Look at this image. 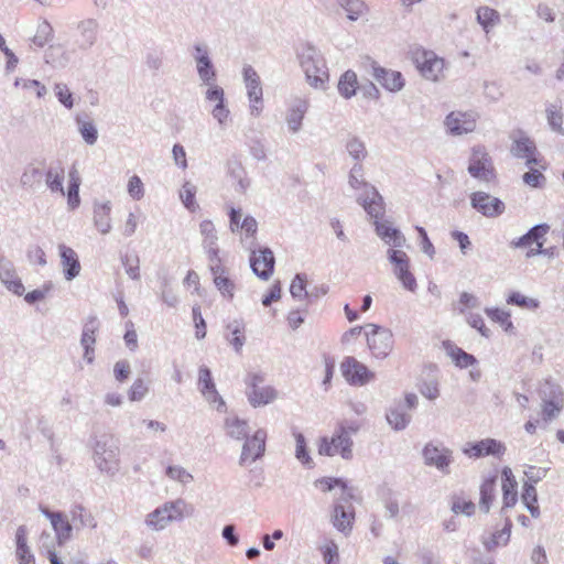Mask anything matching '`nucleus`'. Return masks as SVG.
<instances>
[{
    "label": "nucleus",
    "mask_w": 564,
    "mask_h": 564,
    "mask_svg": "<svg viewBox=\"0 0 564 564\" xmlns=\"http://www.w3.org/2000/svg\"><path fill=\"white\" fill-rule=\"evenodd\" d=\"M40 511L50 520L59 546L66 544L73 539V531L75 528L66 513L61 511H51L45 507H40Z\"/></svg>",
    "instance_id": "obj_15"
},
{
    "label": "nucleus",
    "mask_w": 564,
    "mask_h": 564,
    "mask_svg": "<svg viewBox=\"0 0 564 564\" xmlns=\"http://www.w3.org/2000/svg\"><path fill=\"white\" fill-rule=\"evenodd\" d=\"M360 427V422L352 420H341L336 425V429L340 431V438L341 441L344 440V445L346 446L354 444L352 435H356Z\"/></svg>",
    "instance_id": "obj_48"
},
{
    "label": "nucleus",
    "mask_w": 564,
    "mask_h": 564,
    "mask_svg": "<svg viewBox=\"0 0 564 564\" xmlns=\"http://www.w3.org/2000/svg\"><path fill=\"white\" fill-rule=\"evenodd\" d=\"M357 202L365 208L366 213L376 220L384 213L383 198L375 186L367 187V191L357 197Z\"/></svg>",
    "instance_id": "obj_24"
},
{
    "label": "nucleus",
    "mask_w": 564,
    "mask_h": 564,
    "mask_svg": "<svg viewBox=\"0 0 564 564\" xmlns=\"http://www.w3.org/2000/svg\"><path fill=\"white\" fill-rule=\"evenodd\" d=\"M69 184L67 189V204L70 209H75L80 204L79 186L80 178L76 170L69 172Z\"/></svg>",
    "instance_id": "obj_45"
},
{
    "label": "nucleus",
    "mask_w": 564,
    "mask_h": 564,
    "mask_svg": "<svg viewBox=\"0 0 564 564\" xmlns=\"http://www.w3.org/2000/svg\"><path fill=\"white\" fill-rule=\"evenodd\" d=\"M198 389L205 400L210 404H216V410L224 412L226 410V403L219 395L215 382L212 377V372L208 367L202 366L198 370Z\"/></svg>",
    "instance_id": "obj_19"
},
{
    "label": "nucleus",
    "mask_w": 564,
    "mask_h": 564,
    "mask_svg": "<svg viewBox=\"0 0 564 564\" xmlns=\"http://www.w3.org/2000/svg\"><path fill=\"white\" fill-rule=\"evenodd\" d=\"M54 93L57 97L58 101L66 107L67 109H72L74 107V98L69 88L66 84L57 83L54 86Z\"/></svg>",
    "instance_id": "obj_61"
},
{
    "label": "nucleus",
    "mask_w": 564,
    "mask_h": 564,
    "mask_svg": "<svg viewBox=\"0 0 564 564\" xmlns=\"http://www.w3.org/2000/svg\"><path fill=\"white\" fill-rule=\"evenodd\" d=\"M358 80L357 75L352 70H346L339 78L338 82V91L340 96L346 99L351 98L356 95L358 89Z\"/></svg>",
    "instance_id": "obj_41"
},
{
    "label": "nucleus",
    "mask_w": 564,
    "mask_h": 564,
    "mask_svg": "<svg viewBox=\"0 0 564 564\" xmlns=\"http://www.w3.org/2000/svg\"><path fill=\"white\" fill-rule=\"evenodd\" d=\"M340 431L335 427L334 434L328 436H323L318 441V454L322 456H336L339 455L343 459L349 460L354 456L352 446L354 444H349L348 446L341 443Z\"/></svg>",
    "instance_id": "obj_16"
},
{
    "label": "nucleus",
    "mask_w": 564,
    "mask_h": 564,
    "mask_svg": "<svg viewBox=\"0 0 564 564\" xmlns=\"http://www.w3.org/2000/svg\"><path fill=\"white\" fill-rule=\"evenodd\" d=\"M546 117L551 129L560 134H564L563 113L555 105L546 108Z\"/></svg>",
    "instance_id": "obj_58"
},
{
    "label": "nucleus",
    "mask_w": 564,
    "mask_h": 564,
    "mask_svg": "<svg viewBox=\"0 0 564 564\" xmlns=\"http://www.w3.org/2000/svg\"><path fill=\"white\" fill-rule=\"evenodd\" d=\"M376 234L387 243L394 248H402L406 240L403 234L389 225L388 221H375Z\"/></svg>",
    "instance_id": "obj_29"
},
{
    "label": "nucleus",
    "mask_w": 564,
    "mask_h": 564,
    "mask_svg": "<svg viewBox=\"0 0 564 564\" xmlns=\"http://www.w3.org/2000/svg\"><path fill=\"white\" fill-rule=\"evenodd\" d=\"M348 184L352 189L364 188V192L367 191V187L372 186L365 180L364 166L361 163L354 164L348 174Z\"/></svg>",
    "instance_id": "obj_50"
},
{
    "label": "nucleus",
    "mask_w": 564,
    "mask_h": 564,
    "mask_svg": "<svg viewBox=\"0 0 564 564\" xmlns=\"http://www.w3.org/2000/svg\"><path fill=\"white\" fill-rule=\"evenodd\" d=\"M510 151L513 156L519 159H525L527 166L538 164V159L534 156L536 152V147L534 142L522 132H519L513 138Z\"/></svg>",
    "instance_id": "obj_25"
},
{
    "label": "nucleus",
    "mask_w": 564,
    "mask_h": 564,
    "mask_svg": "<svg viewBox=\"0 0 564 564\" xmlns=\"http://www.w3.org/2000/svg\"><path fill=\"white\" fill-rule=\"evenodd\" d=\"M341 373L351 386H365L375 378L366 365L354 357H346L340 365Z\"/></svg>",
    "instance_id": "obj_14"
},
{
    "label": "nucleus",
    "mask_w": 564,
    "mask_h": 564,
    "mask_svg": "<svg viewBox=\"0 0 564 564\" xmlns=\"http://www.w3.org/2000/svg\"><path fill=\"white\" fill-rule=\"evenodd\" d=\"M550 229V226L546 224H539L532 227L525 235L513 240L511 246L514 248H523L531 246L533 242L538 245L541 242L540 239L543 238Z\"/></svg>",
    "instance_id": "obj_37"
},
{
    "label": "nucleus",
    "mask_w": 564,
    "mask_h": 564,
    "mask_svg": "<svg viewBox=\"0 0 564 564\" xmlns=\"http://www.w3.org/2000/svg\"><path fill=\"white\" fill-rule=\"evenodd\" d=\"M264 376L250 373L246 378V394L253 408L263 406L278 398V391L271 386H263Z\"/></svg>",
    "instance_id": "obj_5"
},
{
    "label": "nucleus",
    "mask_w": 564,
    "mask_h": 564,
    "mask_svg": "<svg viewBox=\"0 0 564 564\" xmlns=\"http://www.w3.org/2000/svg\"><path fill=\"white\" fill-rule=\"evenodd\" d=\"M477 115L473 111H452L445 119V127L451 134L462 135L475 130Z\"/></svg>",
    "instance_id": "obj_20"
},
{
    "label": "nucleus",
    "mask_w": 564,
    "mask_h": 564,
    "mask_svg": "<svg viewBox=\"0 0 564 564\" xmlns=\"http://www.w3.org/2000/svg\"><path fill=\"white\" fill-rule=\"evenodd\" d=\"M518 482L516 477L512 474L511 468L503 467L501 471V488L503 494V507L511 508L518 501V491H517Z\"/></svg>",
    "instance_id": "obj_28"
},
{
    "label": "nucleus",
    "mask_w": 564,
    "mask_h": 564,
    "mask_svg": "<svg viewBox=\"0 0 564 564\" xmlns=\"http://www.w3.org/2000/svg\"><path fill=\"white\" fill-rule=\"evenodd\" d=\"M64 169L61 166H51L46 171V185L47 187L55 193H59L62 196L65 195L63 181H64Z\"/></svg>",
    "instance_id": "obj_43"
},
{
    "label": "nucleus",
    "mask_w": 564,
    "mask_h": 564,
    "mask_svg": "<svg viewBox=\"0 0 564 564\" xmlns=\"http://www.w3.org/2000/svg\"><path fill=\"white\" fill-rule=\"evenodd\" d=\"M243 82L247 89V95L250 101V112L252 116L258 117L262 110V86L260 77L256 69L246 65L242 69Z\"/></svg>",
    "instance_id": "obj_13"
},
{
    "label": "nucleus",
    "mask_w": 564,
    "mask_h": 564,
    "mask_svg": "<svg viewBox=\"0 0 564 564\" xmlns=\"http://www.w3.org/2000/svg\"><path fill=\"white\" fill-rule=\"evenodd\" d=\"M467 170L474 178L481 183L489 184L496 180L492 159L484 147L473 148Z\"/></svg>",
    "instance_id": "obj_4"
},
{
    "label": "nucleus",
    "mask_w": 564,
    "mask_h": 564,
    "mask_svg": "<svg viewBox=\"0 0 564 564\" xmlns=\"http://www.w3.org/2000/svg\"><path fill=\"white\" fill-rule=\"evenodd\" d=\"M345 149L348 155L355 161L354 164H362V161L368 155L365 142L356 135H350L347 138L345 142Z\"/></svg>",
    "instance_id": "obj_40"
},
{
    "label": "nucleus",
    "mask_w": 564,
    "mask_h": 564,
    "mask_svg": "<svg viewBox=\"0 0 564 564\" xmlns=\"http://www.w3.org/2000/svg\"><path fill=\"white\" fill-rule=\"evenodd\" d=\"M226 434L236 441L245 440L249 434V424L238 416H227L224 422Z\"/></svg>",
    "instance_id": "obj_35"
},
{
    "label": "nucleus",
    "mask_w": 564,
    "mask_h": 564,
    "mask_svg": "<svg viewBox=\"0 0 564 564\" xmlns=\"http://www.w3.org/2000/svg\"><path fill=\"white\" fill-rule=\"evenodd\" d=\"M539 394L542 402L560 401L564 402L563 391L561 387L554 382L546 380L540 387Z\"/></svg>",
    "instance_id": "obj_46"
},
{
    "label": "nucleus",
    "mask_w": 564,
    "mask_h": 564,
    "mask_svg": "<svg viewBox=\"0 0 564 564\" xmlns=\"http://www.w3.org/2000/svg\"><path fill=\"white\" fill-rule=\"evenodd\" d=\"M386 420L394 431H403L410 424L412 416L408 413L401 403H398L387 410Z\"/></svg>",
    "instance_id": "obj_32"
},
{
    "label": "nucleus",
    "mask_w": 564,
    "mask_h": 564,
    "mask_svg": "<svg viewBox=\"0 0 564 564\" xmlns=\"http://www.w3.org/2000/svg\"><path fill=\"white\" fill-rule=\"evenodd\" d=\"M485 312L490 319L499 323L506 332H511L513 329L509 312L500 308H486Z\"/></svg>",
    "instance_id": "obj_57"
},
{
    "label": "nucleus",
    "mask_w": 564,
    "mask_h": 564,
    "mask_svg": "<svg viewBox=\"0 0 564 564\" xmlns=\"http://www.w3.org/2000/svg\"><path fill=\"white\" fill-rule=\"evenodd\" d=\"M329 521L333 527L345 536L351 534L355 522V509L349 501L335 499L330 510Z\"/></svg>",
    "instance_id": "obj_8"
},
{
    "label": "nucleus",
    "mask_w": 564,
    "mask_h": 564,
    "mask_svg": "<svg viewBox=\"0 0 564 564\" xmlns=\"http://www.w3.org/2000/svg\"><path fill=\"white\" fill-rule=\"evenodd\" d=\"M476 19L487 34L500 23L499 12L486 6L477 9Z\"/></svg>",
    "instance_id": "obj_38"
},
{
    "label": "nucleus",
    "mask_w": 564,
    "mask_h": 564,
    "mask_svg": "<svg viewBox=\"0 0 564 564\" xmlns=\"http://www.w3.org/2000/svg\"><path fill=\"white\" fill-rule=\"evenodd\" d=\"M199 232L202 235V246L204 250L218 247V235L212 220H203L199 224Z\"/></svg>",
    "instance_id": "obj_42"
},
{
    "label": "nucleus",
    "mask_w": 564,
    "mask_h": 564,
    "mask_svg": "<svg viewBox=\"0 0 564 564\" xmlns=\"http://www.w3.org/2000/svg\"><path fill=\"white\" fill-rule=\"evenodd\" d=\"M61 265L63 268V274L65 280L72 281L77 278L80 273V262L77 253L65 245L58 246Z\"/></svg>",
    "instance_id": "obj_27"
},
{
    "label": "nucleus",
    "mask_w": 564,
    "mask_h": 564,
    "mask_svg": "<svg viewBox=\"0 0 564 564\" xmlns=\"http://www.w3.org/2000/svg\"><path fill=\"white\" fill-rule=\"evenodd\" d=\"M542 420L545 423L551 422L552 420L556 419L560 413L562 412L564 408V402L560 401H550V402H542Z\"/></svg>",
    "instance_id": "obj_59"
},
{
    "label": "nucleus",
    "mask_w": 564,
    "mask_h": 564,
    "mask_svg": "<svg viewBox=\"0 0 564 564\" xmlns=\"http://www.w3.org/2000/svg\"><path fill=\"white\" fill-rule=\"evenodd\" d=\"M267 431L264 429L257 430L252 436H247L241 448L239 465L254 463L260 459L265 452Z\"/></svg>",
    "instance_id": "obj_12"
},
{
    "label": "nucleus",
    "mask_w": 564,
    "mask_h": 564,
    "mask_svg": "<svg viewBox=\"0 0 564 564\" xmlns=\"http://www.w3.org/2000/svg\"><path fill=\"white\" fill-rule=\"evenodd\" d=\"M119 446L111 435L102 434L95 438L93 459L101 473L113 476L119 470Z\"/></svg>",
    "instance_id": "obj_3"
},
{
    "label": "nucleus",
    "mask_w": 564,
    "mask_h": 564,
    "mask_svg": "<svg viewBox=\"0 0 564 564\" xmlns=\"http://www.w3.org/2000/svg\"><path fill=\"white\" fill-rule=\"evenodd\" d=\"M308 108V99L302 97L292 99L285 113V122L290 132L297 133L302 129L303 119Z\"/></svg>",
    "instance_id": "obj_23"
},
{
    "label": "nucleus",
    "mask_w": 564,
    "mask_h": 564,
    "mask_svg": "<svg viewBox=\"0 0 564 564\" xmlns=\"http://www.w3.org/2000/svg\"><path fill=\"white\" fill-rule=\"evenodd\" d=\"M387 257L393 265L394 275L402 283L403 288L414 292L417 285L414 275L410 271V259L408 254L402 250L389 249Z\"/></svg>",
    "instance_id": "obj_7"
},
{
    "label": "nucleus",
    "mask_w": 564,
    "mask_h": 564,
    "mask_svg": "<svg viewBox=\"0 0 564 564\" xmlns=\"http://www.w3.org/2000/svg\"><path fill=\"white\" fill-rule=\"evenodd\" d=\"M506 452V446L495 438H484L479 442L467 443L463 447V453L469 458H480L485 456L501 457Z\"/></svg>",
    "instance_id": "obj_18"
},
{
    "label": "nucleus",
    "mask_w": 564,
    "mask_h": 564,
    "mask_svg": "<svg viewBox=\"0 0 564 564\" xmlns=\"http://www.w3.org/2000/svg\"><path fill=\"white\" fill-rule=\"evenodd\" d=\"M99 23L96 19L88 18L77 24L76 46L82 51L91 48L98 40Z\"/></svg>",
    "instance_id": "obj_22"
},
{
    "label": "nucleus",
    "mask_w": 564,
    "mask_h": 564,
    "mask_svg": "<svg viewBox=\"0 0 564 564\" xmlns=\"http://www.w3.org/2000/svg\"><path fill=\"white\" fill-rule=\"evenodd\" d=\"M67 516L75 530H79L86 525L94 529L97 525L93 516L86 512L85 508L79 505L73 506Z\"/></svg>",
    "instance_id": "obj_39"
},
{
    "label": "nucleus",
    "mask_w": 564,
    "mask_h": 564,
    "mask_svg": "<svg viewBox=\"0 0 564 564\" xmlns=\"http://www.w3.org/2000/svg\"><path fill=\"white\" fill-rule=\"evenodd\" d=\"M296 56L308 85L316 89H325L329 74L321 51L310 43H304L297 48Z\"/></svg>",
    "instance_id": "obj_1"
},
{
    "label": "nucleus",
    "mask_w": 564,
    "mask_h": 564,
    "mask_svg": "<svg viewBox=\"0 0 564 564\" xmlns=\"http://www.w3.org/2000/svg\"><path fill=\"white\" fill-rule=\"evenodd\" d=\"M470 206L480 215L487 218H497L506 210L505 203L490 194L476 191L469 195Z\"/></svg>",
    "instance_id": "obj_9"
},
{
    "label": "nucleus",
    "mask_w": 564,
    "mask_h": 564,
    "mask_svg": "<svg viewBox=\"0 0 564 564\" xmlns=\"http://www.w3.org/2000/svg\"><path fill=\"white\" fill-rule=\"evenodd\" d=\"M196 192V186L191 182H185L182 186V189L180 191V198L182 203L191 212H194L197 208L195 200Z\"/></svg>",
    "instance_id": "obj_55"
},
{
    "label": "nucleus",
    "mask_w": 564,
    "mask_h": 564,
    "mask_svg": "<svg viewBox=\"0 0 564 564\" xmlns=\"http://www.w3.org/2000/svg\"><path fill=\"white\" fill-rule=\"evenodd\" d=\"M370 65L369 74L376 79L386 90L390 93H399L405 86L403 75L390 68L380 66L376 61L368 59Z\"/></svg>",
    "instance_id": "obj_11"
},
{
    "label": "nucleus",
    "mask_w": 564,
    "mask_h": 564,
    "mask_svg": "<svg viewBox=\"0 0 564 564\" xmlns=\"http://www.w3.org/2000/svg\"><path fill=\"white\" fill-rule=\"evenodd\" d=\"M226 328L230 333V335H226L229 345L236 352H240L246 343L245 322L242 319H234L227 324Z\"/></svg>",
    "instance_id": "obj_34"
},
{
    "label": "nucleus",
    "mask_w": 564,
    "mask_h": 564,
    "mask_svg": "<svg viewBox=\"0 0 564 564\" xmlns=\"http://www.w3.org/2000/svg\"><path fill=\"white\" fill-rule=\"evenodd\" d=\"M42 178V172L39 167L28 166L20 178L21 185L24 187H32L36 183H40Z\"/></svg>",
    "instance_id": "obj_62"
},
{
    "label": "nucleus",
    "mask_w": 564,
    "mask_h": 564,
    "mask_svg": "<svg viewBox=\"0 0 564 564\" xmlns=\"http://www.w3.org/2000/svg\"><path fill=\"white\" fill-rule=\"evenodd\" d=\"M306 275L297 273L291 282L290 293L294 299L302 300L304 297H311L313 293L306 291Z\"/></svg>",
    "instance_id": "obj_52"
},
{
    "label": "nucleus",
    "mask_w": 564,
    "mask_h": 564,
    "mask_svg": "<svg viewBox=\"0 0 564 564\" xmlns=\"http://www.w3.org/2000/svg\"><path fill=\"white\" fill-rule=\"evenodd\" d=\"M337 2L346 11L350 21H357L368 11L366 3L361 0H337Z\"/></svg>",
    "instance_id": "obj_44"
},
{
    "label": "nucleus",
    "mask_w": 564,
    "mask_h": 564,
    "mask_svg": "<svg viewBox=\"0 0 564 564\" xmlns=\"http://www.w3.org/2000/svg\"><path fill=\"white\" fill-rule=\"evenodd\" d=\"M214 283L218 291L229 299L234 297L235 284L234 282L226 275V270L219 273H214Z\"/></svg>",
    "instance_id": "obj_56"
},
{
    "label": "nucleus",
    "mask_w": 564,
    "mask_h": 564,
    "mask_svg": "<svg viewBox=\"0 0 564 564\" xmlns=\"http://www.w3.org/2000/svg\"><path fill=\"white\" fill-rule=\"evenodd\" d=\"M195 64L202 84H213L216 82L217 73L210 57L196 62Z\"/></svg>",
    "instance_id": "obj_47"
},
{
    "label": "nucleus",
    "mask_w": 564,
    "mask_h": 564,
    "mask_svg": "<svg viewBox=\"0 0 564 564\" xmlns=\"http://www.w3.org/2000/svg\"><path fill=\"white\" fill-rule=\"evenodd\" d=\"M165 475L171 480L180 482L183 486L191 484L194 479L193 475L180 465L167 466L165 469Z\"/></svg>",
    "instance_id": "obj_51"
},
{
    "label": "nucleus",
    "mask_w": 564,
    "mask_h": 564,
    "mask_svg": "<svg viewBox=\"0 0 564 564\" xmlns=\"http://www.w3.org/2000/svg\"><path fill=\"white\" fill-rule=\"evenodd\" d=\"M110 212L111 203L109 200L94 206V225L101 235L109 234L112 228Z\"/></svg>",
    "instance_id": "obj_31"
},
{
    "label": "nucleus",
    "mask_w": 564,
    "mask_h": 564,
    "mask_svg": "<svg viewBox=\"0 0 564 564\" xmlns=\"http://www.w3.org/2000/svg\"><path fill=\"white\" fill-rule=\"evenodd\" d=\"M451 356L455 361L456 366L460 368H467L476 364V358L473 355L467 354L466 351L458 347L451 350Z\"/></svg>",
    "instance_id": "obj_64"
},
{
    "label": "nucleus",
    "mask_w": 564,
    "mask_h": 564,
    "mask_svg": "<svg viewBox=\"0 0 564 564\" xmlns=\"http://www.w3.org/2000/svg\"><path fill=\"white\" fill-rule=\"evenodd\" d=\"M507 303L520 306L522 308H528V310H536L540 305L538 300L524 296L519 292H512L508 296Z\"/></svg>",
    "instance_id": "obj_60"
},
{
    "label": "nucleus",
    "mask_w": 564,
    "mask_h": 564,
    "mask_svg": "<svg viewBox=\"0 0 564 564\" xmlns=\"http://www.w3.org/2000/svg\"><path fill=\"white\" fill-rule=\"evenodd\" d=\"M451 510L455 514H465L467 517H470L475 513L476 505L471 500H466L462 496H453L452 497V506Z\"/></svg>",
    "instance_id": "obj_53"
},
{
    "label": "nucleus",
    "mask_w": 564,
    "mask_h": 564,
    "mask_svg": "<svg viewBox=\"0 0 564 564\" xmlns=\"http://www.w3.org/2000/svg\"><path fill=\"white\" fill-rule=\"evenodd\" d=\"M452 451L445 446L434 445L432 443L426 444L423 448L424 463L427 466H434L437 470L444 475H448L449 465L453 462Z\"/></svg>",
    "instance_id": "obj_17"
},
{
    "label": "nucleus",
    "mask_w": 564,
    "mask_h": 564,
    "mask_svg": "<svg viewBox=\"0 0 564 564\" xmlns=\"http://www.w3.org/2000/svg\"><path fill=\"white\" fill-rule=\"evenodd\" d=\"M228 175L232 182L235 191L239 194H246L250 186V180L245 167L239 162H232L228 165Z\"/></svg>",
    "instance_id": "obj_33"
},
{
    "label": "nucleus",
    "mask_w": 564,
    "mask_h": 564,
    "mask_svg": "<svg viewBox=\"0 0 564 564\" xmlns=\"http://www.w3.org/2000/svg\"><path fill=\"white\" fill-rule=\"evenodd\" d=\"M365 329L371 354L376 358H386L393 348L392 332L376 324H367Z\"/></svg>",
    "instance_id": "obj_6"
},
{
    "label": "nucleus",
    "mask_w": 564,
    "mask_h": 564,
    "mask_svg": "<svg viewBox=\"0 0 564 564\" xmlns=\"http://www.w3.org/2000/svg\"><path fill=\"white\" fill-rule=\"evenodd\" d=\"M274 256L269 248L259 249V251L252 250L250 257V267L252 272L261 280H268L274 269Z\"/></svg>",
    "instance_id": "obj_21"
},
{
    "label": "nucleus",
    "mask_w": 564,
    "mask_h": 564,
    "mask_svg": "<svg viewBox=\"0 0 564 564\" xmlns=\"http://www.w3.org/2000/svg\"><path fill=\"white\" fill-rule=\"evenodd\" d=\"M497 476L484 480L480 486L479 509L488 513L496 497Z\"/></svg>",
    "instance_id": "obj_36"
},
{
    "label": "nucleus",
    "mask_w": 564,
    "mask_h": 564,
    "mask_svg": "<svg viewBox=\"0 0 564 564\" xmlns=\"http://www.w3.org/2000/svg\"><path fill=\"white\" fill-rule=\"evenodd\" d=\"M76 123L83 140L87 144L94 145L98 139V130L94 122L83 120L80 117H76Z\"/></svg>",
    "instance_id": "obj_49"
},
{
    "label": "nucleus",
    "mask_w": 564,
    "mask_h": 564,
    "mask_svg": "<svg viewBox=\"0 0 564 564\" xmlns=\"http://www.w3.org/2000/svg\"><path fill=\"white\" fill-rule=\"evenodd\" d=\"M415 64L421 75L432 82H438L444 77L445 62L432 51L417 52Z\"/></svg>",
    "instance_id": "obj_10"
},
{
    "label": "nucleus",
    "mask_w": 564,
    "mask_h": 564,
    "mask_svg": "<svg viewBox=\"0 0 564 564\" xmlns=\"http://www.w3.org/2000/svg\"><path fill=\"white\" fill-rule=\"evenodd\" d=\"M315 486L318 487L322 491L328 492L336 488L340 489V496L337 499H341L344 501H350L354 499V490L347 486V482L341 478L334 477H323L315 481Z\"/></svg>",
    "instance_id": "obj_30"
},
{
    "label": "nucleus",
    "mask_w": 564,
    "mask_h": 564,
    "mask_svg": "<svg viewBox=\"0 0 564 564\" xmlns=\"http://www.w3.org/2000/svg\"><path fill=\"white\" fill-rule=\"evenodd\" d=\"M191 507L182 499L165 501L145 516L144 523L152 531H163L173 522H181L191 514Z\"/></svg>",
    "instance_id": "obj_2"
},
{
    "label": "nucleus",
    "mask_w": 564,
    "mask_h": 564,
    "mask_svg": "<svg viewBox=\"0 0 564 564\" xmlns=\"http://www.w3.org/2000/svg\"><path fill=\"white\" fill-rule=\"evenodd\" d=\"M122 263L126 269V273L132 280L140 279V259L137 254L126 256L122 258Z\"/></svg>",
    "instance_id": "obj_63"
},
{
    "label": "nucleus",
    "mask_w": 564,
    "mask_h": 564,
    "mask_svg": "<svg viewBox=\"0 0 564 564\" xmlns=\"http://www.w3.org/2000/svg\"><path fill=\"white\" fill-rule=\"evenodd\" d=\"M0 281L15 295L20 296L25 291L21 279L17 275L13 263L6 258H0Z\"/></svg>",
    "instance_id": "obj_26"
},
{
    "label": "nucleus",
    "mask_w": 564,
    "mask_h": 564,
    "mask_svg": "<svg viewBox=\"0 0 564 564\" xmlns=\"http://www.w3.org/2000/svg\"><path fill=\"white\" fill-rule=\"evenodd\" d=\"M294 438L296 442L295 448V457L307 467H312L313 460L307 452L306 440L304 435L300 432L294 433Z\"/></svg>",
    "instance_id": "obj_54"
}]
</instances>
